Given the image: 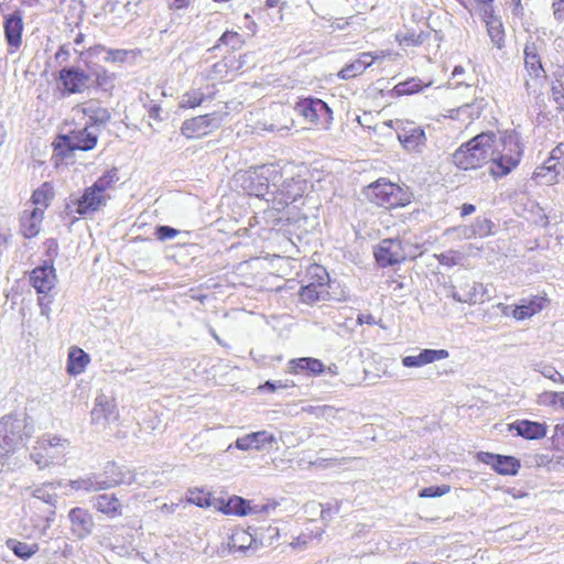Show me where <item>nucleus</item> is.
Listing matches in <instances>:
<instances>
[{"label": "nucleus", "mask_w": 564, "mask_h": 564, "mask_svg": "<svg viewBox=\"0 0 564 564\" xmlns=\"http://www.w3.org/2000/svg\"><path fill=\"white\" fill-rule=\"evenodd\" d=\"M524 155L521 134L514 129H507L496 135L488 159V173L494 181L507 177L516 171Z\"/></svg>", "instance_id": "f257e3e1"}, {"label": "nucleus", "mask_w": 564, "mask_h": 564, "mask_svg": "<svg viewBox=\"0 0 564 564\" xmlns=\"http://www.w3.org/2000/svg\"><path fill=\"white\" fill-rule=\"evenodd\" d=\"M362 193L371 205L388 212L404 208L414 198L408 186L394 183L387 177H379L371 182L364 188Z\"/></svg>", "instance_id": "f03ea898"}, {"label": "nucleus", "mask_w": 564, "mask_h": 564, "mask_svg": "<svg viewBox=\"0 0 564 564\" xmlns=\"http://www.w3.org/2000/svg\"><path fill=\"white\" fill-rule=\"evenodd\" d=\"M118 180L117 169L106 171L90 186H87L79 197L70 202L75 214L86 218L101 210L110 199L108 192L115 188Z\"/></svg>", "instance_id": "7ed1b4c3"}, {"label": "nucleus", "mask_w": 564, "mask_h": 564, "mask_svg": "<svg viewBox=\"0 0 564 564\" xmlns=\"http://www.w3.org/2000/svg\"><path fill=\"white\" fill-rule=\"evenodd\" d=\"M496 141L494 131L478 133L460 144L452 155L453 164L462 171H473L488 163L489 152Z\"/></svg>", "instance_id": "20e7f679"}, {"label": "nucleus", "mask_w": 564, "mask_h": 564, "mask_svg": "<svg viewBox=\"0 0 564 564\" xmlns=\"http://www.w3.org/2000/svg\"><path fill=\"white\" fill-rule=\"evenodd\" d=\"M421 253L417 243L400 237L382 239L373 249L375 260L382 268L414 260Z\"/></svg>", "instance_id": "39448f33"}, {"label": "nucleus", "mask_w": 564, "mask_h": 564, "mask_svg": "<svg viewBox=\"0 0 564 564\" xmlns=\"http://www.w3.org/2000/svg\"><path fill=\"white\" fill-rule=\"evenodd\" d=\"M294 111L312 129H328L333 121V111L328 105L316 97H302L294 105Z\"/></svg>", "instance_id": "423d86ee"}, {"label": "nucleus", "mask_w": 564, "mask_h": 564, "mask_svg": "<svg viewBox=\"0 0 564 564\" xmlns=\"http://www.w3.org/2000/svg\"><path fill=\"white\" fill-rule=\"evenodd\" d=\"M56 271L52 263V260L45 261L43 265H39L31 271L30 282L36 290L39 296V305L42 310V314H50V305L52 303L51 292L54 290L56 284Z\"/></svg>", "instance_id": "0eeeda50"}, {"label": "nucleus", "mask_w": 564, "mask_h": 564, "mask_svg": "<svg viewBox=\"0 0 564 564\" xmlns=\"http://www.w3.org/2000/svg\"><path fill=\"white\" fill-rule=\"evenodd\" d=\"M24 443L21 422L14 415L0 420V463H3Z\"/></svg>", "instance_id": "6e6552de"}, {"label": "nucleus", "mask_w": 564, "mask_h": 564, "mask_svg": "<svg viewBox=\"0 0 564 564\" xmlns=\"http://www.w3.org/2000/svg\"><path fill=\"white\" fill-rule=\"evenodd\" d=\"M307 275L311 281L301 288L299 297L302 303L312 305L328 294L329 279L325 268L316 263L307 268Z\"/></svg>", "instance_id": "1a4fd4ad"}, {"label": "nucleus", "mask_w": 564, "mask_h": 564, "mask_svg": "<svg viewBox=\"0 0 564 564\" xmlns=\"http://www.w3.org/2000/svg\"><path fill=\"white\" fill-rule=\"evenodd\" d=\"M90 75L84 69L69 66L58 72L57 84L64 96L79 95L89 88Z\"/></svg>", "instance_id": "9d476101"}, {"label": "nucleus", "mask_w": 564, "mask_h": 564, "mask_svg": "<svg viewBox=\"0 0 564 564\" xmlns=\"http://www.w3.org/2000/svg\"><path fill=\"white\" fill-rule=\"evenodd\" d=\"M218 127L216 113H205L186 119L182 123L181 133L187 139H200L214 132Z\"/></svg>", "instance_id": "9b49d317"}, {"label": "nucleus", "mask_w": 564, "mask_h": 564, "mask_svg": "<svg viewBox=\"0 0 564 564\" xmlns=\"http://www.w3.org/2000/svg\"><path fill=\"white\" fill-rule=\"evenodd\" d=\"M477 459L482 464L491 466L497 474L502 476H514L521 467L520 460L509 455L479 452Z\"/></svg>", "instance_id": "f8f14e48"}, {"label": "nucleus", "mask_w": 564, "mask_h": 564, "mask_svg": "<svg viewBox=\"0 0 564 564\" xmlns=\"http://www.w3.org/2000/svg\"><path fill=\"white\" fill-rule=\"evenodd\" d=\"M62 440L58 437L39 440L33 447L32 458L41 467L44 468L52 464L58 457V447Z\"/></svg>", "instance_id": "ddd939ff"}, {"label": "nucleus", "mask_w": 564, "mask_h": 564, "mask_svg": "<svg viewBox=\"0 0 564 564\" xmlns=\"http://www.w3.org/2000/svg\"><path fill=\"white\" fill-rule=\"evenodd\" d=\"M216 95L215 85H207L205 90L203 88H191L182 95L178 108L183 110L196 109L206 101L214 100Z\"/></svg>", "instance_id": "4468645a"}, {"label": "nucleus", "mask_w": 564, "mask_h": 564, "mask_svg": "<svg viewBox=\"0 0 564 564\" xmlns=\"http://www.w3.org/2000/svg\"><path fill=\"white\" fill-rule=\"evenodd\" d=\"M564 174V165L551 161L549 158L532 173V181L538 185H554L560 182V176Z\"/></svg>", "instance_id": "2eb2a0df"}, {"label": "nucleus", "mask_w": 564, "mask_h": 564, "mask_svg": "<svg viewBox=\"0 0 564 564\" xmlns=\"http://www.w3.org/2000/svg\"><path fill=\"white\" fill-rule=\"evenodd\" d=\"M550 304L546 293L534 295L530 299L522 300V303L516 305L512 310V317L517 321H524L540 313Z\"/></svg>", "instance_id": "dca6fc26"}, {"label": "nucleus", "mask_w": 564, "mask_h": 564, "mask_svg": "<svg viewBox=\"0 0 564 564\" xmlns=\"http://www.w3.org/2000/svg\"><path fill=\"white\" fill-rule=\"evenodd\" d=\"M275 442V437L268 431H258L238 437L235 446L240 451H262L267 446H271Z\"/></svg>", "instance_id": "f3484780"}, {"label": "nucleus", "mask_w": 564, "mask_h": 564, "mask_svg": "<svg viewBox=\"0 0 564 564\" xmlns=\"http://www.w3.org/2000/svg\"><path fill=\"white\" fill-rule=\"evenodd\" d=\"M3 29L10 53L17 52L22 44L23 20L21 13L9 14L4 20Z\"/></svg>", "instance_id": "a211bd4d"}, {"label": "nucleus", "mask_w": 564, "mask_h": 564, "mask_svg": "<svg viewBox=\"0 0 564 564\" xmlns=\"http://www.w3.org/2000/svg\"><path fill=\"white\" fill-rule=\"evenodd\" d=\"M74 111L84 117H88L90 127L94 124H102L110 119V112L107 108L100 106L96 99H89L85 102L77 104Z\"/></svg>", "instance_id": "6ab92c4d"}, {"label": "nucleus", "mask_w": 564, "mask_h": 564, "mask_svg": "<svg viewBox=\"0 0 564 564\" xmlns=\"http://www.w3.org/2000/svg\"><path fill=\"white\" fill-rule=\"evenodd\" d=\"M288 371L294 376L305 373L315 377L325 371V365L322 360L313 357L293 358L289 361Z\"/></svg>", "instance_id": "aec40b11"}, {"label": "nucleus", "mask_w": 564, "mask_h": 564, "mask_svg": "<svg viewBox=\"0 0 564 564\" xmlns=\"http://www.w3.org/2000/svg\"><path fill=\"white\" fill-rule=\"evenodd\" d=\"M68 518L70 530L75 536L84 539L90 534L94 521L88 510L79 507L73 508L68 513Z\"/></svg>", "instance_id": "412c9836"}, {"label": "nucleus", "mask_w": 564, "mask_h": 564, "mask_svg": "<svg viewBox=\"0 0 564 564\" xmlns=\"http://www.w3.org/2000/svg\"><path fill=\"white\" fill-rule=\"evenodd\" d=\"M509 431H516L517 435L525 440H541L547 433L545 423H540L530 420H517L508 425Z\"/></svg>", "instance_id": "4be33fe9"}, {"label": "nucleus", "mask_w": 564, "mask_h": 564, "mask_svg": "<svg viewBox=\"0 0 564 564\" xmlns=\"http://www.w3.org/2000/svg\"><path fill=\"white\" fill-rule=\"evenodd\" d=\"M44 213H41L40 208H33L32 210H23L20 217L21 235L26 239L36 237L41 231Z\"/></svg>", "instance_id": "5701e85b"}, {"label": "nucleus", "mask_w": 564, "mask_h": 564, "mask_svg": "<svg viewBox=\"0 0 564 564\" xmlns=\"http://www.w3.org/2000/svg\"><path fill=\"white\" fill-rule=\"evenodd\" d=\"M377 56H373L370 52H364L358 55L356 59L346 64L337 74L340 79L348 80L361 75L375 59Z\"/></svg>", "instance_id": "b1692460"}, {"label": "nucleus", "mask_w": 564, "mask_h": 564, "mask_svg": "<svg viewBox=\"0 0 564 564\" xmlns=\"http://www.w3.org/2000/svg\"><path fill=\"white\" fill-rule=\"evenodd\" d=\"M398 139L408 150H419L426 142L423 128L409 123L398 131Z\"/></svg>", "instance_id": "393cba45"}, {"label": "nucleus", "mask_w": 564, "mask_h": 564, "mask_svg": "<svg viewBox=\"0 0 564 564\" xmlns=\"http://www.w3.org/2000/svg\"><path fill=\"white\" fill-rule=\"evenodd\" d=\"M484 21L486 22L487 31L492 43L497 48L501 50L505 46V29L501 20L494 14V9L484 10Z\"/></svg>", "instance_id": "a878e982"}, {"label": "nucleus", "mask_w": 564, "mask_h": 564, "mask_svg": "<svg viewBox=\"0 0 564 564\" xmlns=\"http://www.w3.org/2000/svg\"><path fill=\"white\" fill-rule=\"evenodd\" d=\"M95 509L108 518H118L122 516V505L112 494H102L96 497Z\"/></svg>", "instance_id": "bb28decb"}, {"label": "nucleus", "mask_w": 564, "mask_h": 564, "mask_svg": "<svg viewBox=\"0 0 564 564\" xmlns=\"http://www.w3.org/2000/svg\"><path fill=\"white\" fill-rule=\"evenodd\" d=\"M524 67L531 77L541 78L545 76L536 45L533 42L527 43L524 46Z\"/></svg>", "instance_id": "cd10ccee"}, {"label": "nucleus", "mask_w": 564, "mask_h": 564, "mask_svg": "<svg viewBox=\"0 0 564 564\" xmlns=\"http://www.w3.org/2000/svg\"><path fill=\"white\" fill-rule=\"evenodd\" d=\"M90 124H86L83 129L72 130L68 135L78 151H90L98 143V135L89 131Z\"/></svg>", "instance_id": "c85d7f7f"}, {"label": "nucleus", "mask_w": 564, "mask_h": 564, "mask_svg": "<svg viewBox=\"0 0 564 564\" xmlns=\"http://www.w3.org/2000/svg\"><path fill=\"white\" fill-rule=\"evenodd\" d=\"M54 185L51 182H44L41 186L33 191L31 195V203L34 206L33 208H40L41 213H45L54 199Z\"/></svg>", "instance_id": "c756f323"}, {"label": "nucleus", "mask_w": 564, "mask_h": 564, "mask_svg": "<svg viewBox=\"0 0 564 564\" xmlns=\"http://www.w3.org/2000/svg\"><path fill=\"white\" fill-rule=\"evenodd\" d=\"M90 358L79 347H72L68 352L66 370L70 376H78L83 373L89 364Z\"/></svg>", "instance_id": "7c9ffc66"}, {"label": "nucleus", "mask_w": 564, "mask_h": 564, "mask_svg": "<svg viewBox=\"0 0 564 564\" xmlns=\"http://www.w3.org/2000/svg\"><path fill=\"white\" fill-rule=\"evenodd\" d=\"M53 147V159L55 164L63 162L66 158H69L74 151H77L74 147L68 134H58L52 143Z\"/></svg>", "instance_id": "2f4dec72"}, {"label": "nucleus", "mask_w": 564, "mask_h": 564, "mask_svg": "<svg viewBox=\"0 0 564 564\" xmlns=\"http://www.w3.org/2000/svg\"><path fill=\"white\" fill-rule=\"evenodd\" d=\"M256 544L254 538L245 529L238 528L232 531L228 546L231 552H243Z\"/></svg>", "instance_id": "473e14b6"}, {"label": "nucleus", "mask_w": 564, "mask_h": 564, "mask_svg": "<svg viewBox=\"0 0 564 564\" xmlns=\"http://www.w3.org/2000/svg\"><path fill=\"white\" fill-rule=\"evenodd\" d=\"M304 189L297 182H285L278 191L275 199L282 205H289L303 196Z\"/></svg>", "instance_id": "72a5a7b5"}, {"label": "nucleus", "mask_w": 564, "mask_h": 564, "mask_svg": "<svg viewBox=\"0 0 564 564\" xmlns=\"http://www.w3.org/2000/svg\"><path fill=\"white\" fill-rule=\"evenodd\" d=\"M93 78L94 87L102 91H110L115 88L116 75L104 67L87 72Z\"/></svg>", "instance_id": "f704fd0d"}, {"label": "nucleus", "mask_w": 564, "mask_h": 564, "mask_svg": "<svg viewBox=\"0 0 564 564\" xmlns=\"http://www.w3.org/2000/svg\"><path fill=\"white\" fill-rule=\"evenodd\" d=\"M251 511L249 502L239 497L232 496L227 499L226 505L224 506V514L226 516H238L242 517L248 514Z\"/></svg>", "instance_id": "c9c22d12"}, {"label": "nucleus", "mask_w": 564, "mask_h": 564, "mask_svg": "<svg viewBox=\"0 0 564 564\" xmlns=\"http://www.w3.org/2000/svg\"><path fill=\"white\" fill-rule=\"evenodd\" d=\"M247 189L257 197L264 196L269 188V178L258 171L252 172L248 177Z\"/></svg>", "instance_id": "e433bc0d"}, {"label": "nucleus", "mask_w": 564, "mask_h": 564, "mask_svg": "<svg viewBox=\"0 0 564 564\" xmlns=\"http://www.w3.org/2000/svg\"><path fill=\"white\" fill-rule=\"evenodd\" d=\"M186 500L191 505H195L199 508L212 507V492L202 488L189 489L186 496Z\"/></svg>", "instance_id": "4c0bfd02"}, {"label": "nucleus", "mask_w": 564, "mask_h": 564, "mask_svg": "<svg viewBox=\"0 0 564 564\" xmlns=\"http://www.w3.org/2000/svg\"><path fill=\"white\" fill-rule=\"evenodd\" d=\"M7 545L18 557L23 560L30 558L39 551V545L36 543L28 544L18 540H9Z\"/></svg>", "instance_id": "58836bf2"}, {"label": "nucleus", "mask_w": 564, "mask_h": 564, "mask_svg": "<svg viewBox=\"0 0 564 564\" xmlns=\"http://www.w3.org/2000/svg\"><path fill=\"white\" fill-rule=\"evenodd\" d=\"M423 89V84L420 79L410 78L404 82L397 84L393 88V91L398 96L412 95L421 91Z\"/></svg>", "instance_id": "ea45409f"}, {"label": "nucleus", "mask_w": 564, "mask_h": 564, "mask_svg": "<svg viewBox=\"0 0 564 564\" xmlns=\"http://www.w3.org/2000/svg\"><path fill=\"white\" fill-rule=\"evenodd\" d=\"M221 44L230 45L234 50H238L243 46V37L236 31H226L219 37L218 43L215 47H219Z\"/></svg>", "instance_id": "a19ab883"}, {"label": "nucleus", "mask_w": 564, "mask_h": 564, "mask_svg": "<svg viewBox=\"0 0 564 564\" xmlns=\"http://www.w3.org/2000/svg\"><path fill=\"white\" fill-rule=\"evenodd\" d=\"M451 491V486L442 485V486H431L425 487L419 492L420 498H435L442 497Z\"/></svg>", "instance_id": "79ce46f5"}, {"label": "nucleus", "mask_w": 564, "mask_h": 564, "mask_svg": "<svg viewBox=\"0 0 564 564\" xmlns=\"http://www.w3.org/2000/svg\"><path fill=\"white\" fill-rule=\"evenodd\" d=\"M421 355L426 365L436 360L446 359L449 356L448 351L445 349H423Z\"/></svg>", "instance_id": "37998d69"}, {"label": "nucleus", "mask_w": 564, "mask_h": 564, "mask_svg": "<svg viewBox=\"0 0 564 564\" xmlns=\"http://www.w3.org/2000/svg\"><path fill=\"white\" fill-rule=\"evenodd\" d=\"M210 72L215 75L216 78L225 79L229 73V62L226 58H224L215 63L212 66Z\"/></svg>", "instance_id": "c03bdc74"}, {"label": "nucleus", "mask_w": 564, "mask_h": 564, "mask_svg": "<svg viewBox=\"0 0 564 564\" xmlns=\"http://www.w3.org/2000/svg\"><path fill=\"white\" fill-rule=\"evenodd\" d=\"M178 230L175 228H172L170 226H159L155 229V236L159 240L165 241L169 239H173L178 235Z\"/></svg>", "instance_id": "a18cd8bd"}, {"label": "nucleus", "mask_w": 564, "mask_h": 564, "mask_svg": "<svg viewBox=\"0 0 564 564\" xmlns=\"http://www.w3.org/2000/svg\"><path fill=\"white\" fill-rule=\"evenodd\" d=\"M552 11L555 21L564 25V0H554L552 3Z\"/></svg>", "instance_id": "49530a36"}, {"label": "nucleus", "mask_w": 564, "mask_h": 564, "mask_svg": "<svg viewBox=\"0 0 564 564\" xmlns=\"http://www.w3.org/2000/svg\"><path fill=\"white\" fill-rule=\"evenodd\" d=\"M402 365L406 368H416L426 365L421 352L415 356H406L402 359Z\"/></svg>", "instance_id": "de8ad7c7"}, {"label": "nucleus", "mask_w": 564, "mask_h": 564, "mask_svg": "<svg viewBox=\"0 0 564 564\" xmlns=\"http://www.w3.org/2000/svg\"><path fill=\"white\" fill-rule=\"evenodd\" d=\"M549 159L564 165V141L560 142L551 150Z\"/></svg>", "instance_id": "09e8293b"}, {"label": "nucleus", "mask_w": 564, "mask_h": 564, "mask_svg": "<svg viewBox=\"0 0 564 564\" xmlns=\"http://www.w3.org/2000/svg\"><path fill=\"white\" fill-rule=\"evenodd\" d=\"M551 91H552V97L554 99V101L560 105V106H563L564 105V88H563V84L562 83H558V84H554L551 88Z\"/></svg>", "instance_id": "8fccbe9b"}, {"label": "nucleus", "mask_w": 564, "mask_h": 564, "mask_svg": "<svg viewBox=\"0 0 564 564\" xmlns=\"http://www.w3.org/2000/svg\"><path fill=\"white\" fill-rule=\"evenodd\" d=\"M108 57L106 61L108 62H123L128 55V52L126 50H107Z\"/></svg>", "instance_id": "3c124183"}, {"label": "nucleus", "mask_w": 564, "mask_h": 564, "mask_svg": "<svg viewBox=\"0 0 564 564\" xmlns=\"http://www.w3.org/2000/svg\"><path fill=\"white\" fill-rule=\"evenodd\" d=\"M44 247L46 249V256L50 258V259H53L54 257L57 256V252H58V243L55 239H46L44 241Z\"/></svg>", "instance_id": "603ef678"}, {"label": "nucleus", "mask_w": 564, "mask_h": 564, "mask_svg": "<svg viewBox=\"0 0 564 564\" xmlns=\"http://www.w3.org/2000/svg\"><path fill=\"white\" fill-rule=\"evenodd\" d=\"M192 0H171L169 2L170 10L178 11L189 8Z\"/></svg>", "instance_id": "864d4df0"}, {"label": "nucleus", "mask_w": 564, "mask_h": 564, "mask_svg": "<svg viewBox=\"0 0 564 564\" xmlns=\"http://www.w3.org/2000/svg\"><path fill=\"white\" fill-rule=\"evenodd\" d=\"M226 499L224 498H214L212 496V507H214L217 511L224 513V506L226 505Z\"/></svg>", "instance_id": "5fc2aeb1"}, {"label": "nucleus", "mask_w": 564, "mask_h": 564, "mask_svg": "<svg viewBox=\"0 0 564 564\" xmlns=\"http://www.w3.org/2000/svg\"><path fill=\"white\" fill-rule=\"evenodd\" d=\"M176 509H177L176 503H163L160 507V510L162 513H173V512H175Z\"/></svg>", "instance_id": "6e6d98bb"}, {"label": "nucleus", "mask_w": 564, "mask_h": 564, "mask_svg": "<svg viewBox=\"0 0 564 564\" xmlns=\"http://www.w3.org/2000/svg\"><path fill=\"white\" fill-rule=\"evenodd\" d=\"M69 51L65 45H61L55 53V58L58 59L61 56L68 57Z\"/></svg>", "instance_id": "4d7b16f0"}, {"label": "nucleus", "mask_w": 564, "mask_h": 564, "mask_svg": "<svg viewBox=\"0 0 564 564\" xmlns=\"http://www.w3.org/2000/svg\"><path fill=\"white\" fill-rule=\"evenodd\" d=\"M386 283H387L388 288H390L394 291L403 288V284L401 282L397 281L395 279L387 280Z\"/></svg>", "instance_id": "13d9d810"}, {"label": "nucleus", "mask_w": 564, "mask_h": 564, "mask_svg": "<svg viewBox=\"0 0 564 564\" xmlns=\"http://www.w3.org/2000/svg\"><path fill=\"white\" fill-rule=\"evenodd\" d=\"M475 212V206L473 204H464L462 206V216L470 215Z\"/></svg>", "instance_id": "bf43d9fd"}, {"label": "nucleus", "mask_w": 564, "mask_h": 564, "mask_svg": "<svg viewBox=\"0 0 564 564\" xmlns=\"http://www.w3.org/2000/svg\"><path fill=\"white\" fill-rule=\"evenodd\" d=\"M479 6L482 7V11L485 9H488V10H492L494 7H492V3H494V0H475Z\"/></svg>", "instance_id": "052dcab7"}, {"label": "nucleus", "mask_w": 564, "mask_h": 564, "mask_svg": "<svg viewBox=\"0 0 564 564\" xmlns=\"http://www.w3.org/2000/svg\"><path fill=\"white\" fill-rule=\"evenodd\" d=\"M105 51H106L105 46L96 45V46L89 47L87 50V54L88 55H94V54H99V53L105 52Z\"/></svg>", "instance_id": "680f3d73"}, {"label": "nucleus", "mask_w": 564, "mask_h": 564, "mask_svg": "<svg viewBox=\"0 0 564 564\" xmlns=\"http://www.w3.org/2000/svg\"><path fill=\"white\" fill-rule=\"evenodd\" d=\"M357 321L359 324H364V323L372 324V316L371 315H359Z\"/></svg>", "instance_id": "e2e57ef3"}, {"label": "nucleus", "mask_w": 564, "mask_h": 564, "mask_svg": "<svg viewBox=\"0 0 564 564\" xmlns=\"http://www.w3.org/2000/svg\"><path fill=\"white\" fill-rule=\"evenodd\" d=\"M280 2H281V0H265V7L274 8V7L279 6Z\"/></svg>", "instance_id": "0e129e2a"}, {"label": "nucleus", "mask_w": 564, "mask_h": 564, "mask_svg": "<svg viewBox=\"0 0 564 564\" xmlns=\"http://www.w3.org/2000/svg\"><path fill=\"white\" fill-rule=\"evenodd\" d=\"M457 300L459 302H465V303H475L476 302V300L474 299V295H470L468 297H460V296H458Z\"/></svg>", "instance_id": "69168bd1"}, {"label": "nucleus", "mask_w": 564, "mask_h": 564, "mask_svg": "<svg viewBox=\"0 0 564 564\" xmlns=\"http://www.w3.org/2000/svg\"><path fill=\"white\" fill-rule=\"evenodd\" d=\"M9 240V235L0 231V245H6Z\"/></svg>", "instance_id": "338daca9"}, {"label": "nucleus", "mask_w": 564, "mask_h": 564, "mask_svg": "<svg viewBox=\"0 0 564 564\" xmlns=\"http://www.w3.org/2000/svg\"><path fill=\"white\" fill-rule=\"evenodd\" d=\"M263 388H267V389H269L270 391H275V390H276L275 384H274L273 382H271V381H267V382L264 383Z\"/></svg>", "instance_id": "774afa93"}]
</instances>
